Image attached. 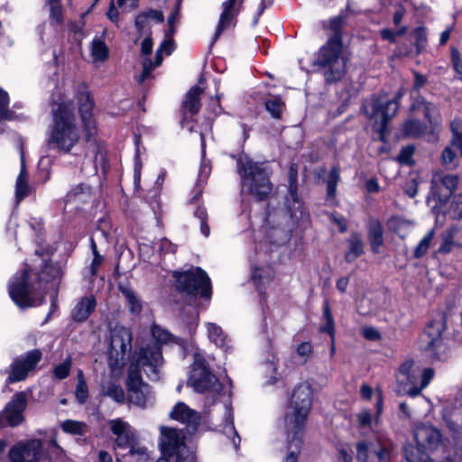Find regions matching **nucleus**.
Segmentation results:
<instances>
[{"label": "nucleus", "mask_w": 462, "mask_h": 462, "mask_svg": "<svg viewBox=\"0 0 462 462\" xmlns=\"http://www.w3.org/2000/svg\"><path fill=\"white\" fill-rule=\"evenodd\" d=\"M133 335L129 328L116 326L110 331L108 364L113 371L123 367L132 350Z\"/></svg>", "instance_id": "12"}, {"label": "nucleus", "mask_w": 462, "mask_h": 462, "mask_svg": "<svg viewBox=\"0 0 462 462\" xmlns=\"http://www.w3.org/2000/svg\"><path fill=\"white\" fill-rule=\"evenodd\" d=\"M433 236H434V230L431 229L420 241V243L418 244V245L415 247V250H414L413 254H414L415 258L419 259V258L422 257L424 254H426V253L428 252V250L430 246Z\"/></svg>", "instance_id": "41"}, {"label": "nucleus", "mask_w": 462, "mask_h": 462, "mask_svg": "<svg viewBox=\"0 0 462 462\" xmlns=\"http://www.w3.org/2000/svg\"><path fill=\"white\" fill-rule=\"evenodd\" d=\"M51 116L47 145L50 149L68 153L80 139L73 104L70 101L53 103Z\"/></svg>", "instance_id": "4"}, {"label": "nucleus", "mask_w": 462, "mask_h": 462, "mask_svg": "<svg viewBox=\"0 0 462 462\" xmlns=\"http://www.w3.org/2000/svg\"><path fill=\"white\" fill-rule=\"evenodd\" d=\"M402 131L404 136L419 138L428 134L429 127L419 119H408L402 124Z\"/></svg>", "instance_id": "30"}, {"label": "nucleus", "mask_w": 462, "mask_h": 462, "mask_svg": "<svg viewBox=\"0 0 462 462\" xmlns=\"http://www.w3.org/2000/svg\"><path fill=\"white\" fill-rule=\"evenodd\" d=\"M188 385L197 393L210 395L208 397L210 404L217 402L223 389V384L210 371L204 356L199 352L193 355V364L189 375Z\"/></svg>", "instance_id": "8"}, {"label": "nucleus", "mask_w": 462, "mask_h": 462, "mask_svg": "<svg viewBox=\"0 0 462 462\" xmlns=\"http://www.w3.org/2000/svg\"><path fill=\"white\" fill-rule=\"evenodd\" d=\"M446 329L445 319H434L425 328L420 337V350L431 361H447L450 356L442 334Z\"/></svg>", "instance_id": "9"}, {"label": "nucleus", "mask_w": 462, "mask_h": 462, "mask_svg": "<svg viewBox=\"0 0 462 462\" xmlns=\"http://www.w3.org/2000/svg\"><path fill=\"white\" fill-rule=\"evenodd\" d=\"M108 425L115 436V445L120 448H126L136 440L135 430L122 419L110 420Z\"/></svg>", "instance_id": "20"}, {"label": "nucleus", "mask_w": 462, "mask_h": 462, "mask_svg": "<svg viewBox=\"0 0 462 462\" xmlns=\"http://www.w3.org/2000/svg\"><path fill=\"white\" fill-rule=\"evenodd\" d=\"M119 291L125 297L129 310L133 314H139L142 311L143 305L135 291L132 288L123 285H119Z\"/></svg>", "instance_id": "34"}, {"label": "nucleus", "mask_w": 462, "mask_h": 462, "mask_svg": "<svg viewBox=\"0 0 462 462\" xmlns=\"http://www.w3.org/2000/svg\"><path fill=\"white\" fill-rule=\"evenodd\" d=\"M56 273V268L48 263H44L41 272L24 269L16 273L8 284L11 299L22 309L41 305L45 297L46 284Z\"/></svg>", "instance_id": "3"}, {"label": "nucleus", "mask_w": 462, "mask_h": 462, "mask_svg": "<svg viewBox=\"0 0 462 462\" xmlns=\"http://www.w3.org/2000/svg\"><path fill=\"white\" fill-rule=\"evenodd\" d=\"M97 302L93 297L82 298L71 311L72 319L77 322H83L88 319L94 311Z\"/></svg>", "instance_id": "26"}, {"label": "nucleus", "mask_w": 462, "mask_h": 462, "mask_svg": "<svg viewBox=\"0 0 462 462\" xmlns=\"http://www.w3.org/2000/svg\"><path fill=\"white\" fill-rule=\"evenodd\" d=\"M457 183V175L436 171L431 179V194L438 199L439 203H446L455 192Z\"/></svg>", "instance_id": "17"}, {"label": "nucleus", "mask_w": 462, "mask_h": 462, "mask_svg": "<svg viewBox=\"0 0 462 462\" xmlns=\"http://www.w3.org/2000/svg\"><path fill=\"white\" fill-rule=\"evenodd\" d=\"M102 394L107 396L116 402H123L125 400V392L123 388L112 382H108L102 385Z\"/></svg>", "instance_id": "36"}, {"label": "nucleus", "mask_w": 462, "mask_h": 462, "mask_svg": "<svg viewBox=\"0 0 462 462\" xmlns=\"http://www.w3.org/2000/svg\"><path fill=\"white\" fill-rule=\"evenodd\" d=\"M169 417L171 420L185 424L189 433H194L197 430L201 420L199 413L189 408L183 402H178L173 406L169 413Z\"/></svg>", "instance_id": "19"}, {"label": "nucleus", "mask_w": 462, "mask_h": 462, "mask_svg": "<svg viewBox=\"0 0 462 462\" xmlns=\"http://www.w3.org/2000/svg\"><path fill=\"white\" fill-rule=\"evenodd\" d=\"M128 447H130V454L132 456H136L138 461H144L148 459V452L145 447L136 445L135 441Z\"/></svg>", "instance_id": "56"}, {"label": "nucleus", "mask_w": 462, "mask_h": 462, "mask_svg": "<svg viewBox=\"0 0 462 462\" xmlns=\"http://www.w3.org/2000/svg\"><path fill=\"white\" fill-rule=\"evenodd\" d=\"M159 448L162 455L171 457L174 462H193V457L185 444L183 430L171 427H160Z\"/></svg>", "instance_id": "11"}, {"label": "nucleus", "mask_w": 462, "mask_h": 462, "mask_svg": "<svg viewBox=\"0 0 462 462\" xmlns=\"http://www.w3.org/2000/svg\"><path fill=\"white\" fill-rule=\"evenodd\" d=\"M177 246L173 245L170 240L167 238H162L160 241L159 244V251L161 254H174L176 252Z\"/></svg>", "instance_id": "60"}, {"label": "nucleus", "mask_w": 462, "mask_h": 462, "mask_svg": "<svg viewBox=\"0 0 462 462\" xmlns=\"http://www.w3.org/2000/svg\"><path fill=\"white\" fill-rule=\"evenodd\" d=\"M441 163L451 169L455 166L456 153L451 147H446L441 154Z\"/></svg>", "instance_id": "54"}, {"label": "nucleus", "mask_w": 462, "mask_h": 462, "mask_svg": "<svg viewBox=\"0 0 462 462\" xmlns=\"http://www.w3.org/2000/svg\"><path fill=\"white\" fill-rule=\"evenodd\" d=\"M236 0H226L222 4V13L213 37V43L218 39L222 32L227 29L233 19L237 15L239 9L236 7Z\"/></svg>", "instance_id": "23"}, {"label": "nucleus", "mask_w": 462, "mask_h": 462, "mask_svg": "<svg viewBox=\"0 0 462 462\" xmlns=\"http://www.w3.org/2000/svg\"><path fill=\"white\" fill-rule=\"evenodd\" d=\"M367 238L373 253L380 254L383 245V228L379 220L370 218L366 223Z\"/></svg>", "instance_id": "25"}, {"label": "nucleus", "mask_w": 462, "mask_h": 462, "mask_svg": "<svg viewBox=\"0 0 462 462\" xmlns=\"http://www.w3.org/2000/svg\"><path fill=\"white\" fill-rule=\"evenodd\" d=\"M202 88L199 86H193L186 94L185 99L182 102L183 120L192 117L199 113L201 104L199 97L202 93Z\"/></svg>", "instance_id": "24"}, {"label": "nucleus", "mask_w": 462, "mask_h": 462, "mask_svg": "<svg viewBox=\"0 0 462 462\" xmlns=\"http://www.w3.org/2000/svg\"><path fill=\"white\" fill-rule=\"evenodd\" d=\"M173 277L178 291L190 296L209 297L211 295L210 279L199 267H191L187 271H175Z\"/></svg>", "instance_id": "10"}, {"label": "nucleus", "mask_w": 462, "mask_h": 462, "mask_svg": "<svg viewBox=\"0 0 462 462\" xmlns=\"http://www.w3.org/2000/svg\"><path fill=\"white\" fill-rule=\"evenodd\" d=\"M356 417H357L359 426L365 427V426L370 425L371 420H372V415L368 410H363L356 415Z\"/></svg>", "instance_id": "64"}, {"label": "nucleus", "mask_w": 462, "mask_h": 462, "mask_svg": "<svg viewBox=\"0 0 462 462\" xmlns=\"http://www.w3.org/2000/svg\"><path fill=\"white\" fill-rule=\"evenodd\" d=\"M43 454L42 442L33 439L17 442L8 453L10 462H40Z\"/></svg>", "instance_id": "15"}, {"label": "nucleus", "mask_w": 462, "mask_h": 462, "mask_svg": "<svg viewBox=\"0 0 462 462\" xmlns=\"http://www.w3.org/2000/svg\"><path fill=\"white\" fill-rule=\"evenodd\" d=\"M273 273L270 268H255L252 273V280L257 287L271 281Z\"/></svg>", "instance_id": "42"}, {"label": "nucleus", "mask_w": 462, "mask_h": 462, "mask_svg": "<svg viewBox=\"0 0 462 462\" xmlns=\"http://www.w3.org/2000/svg\"><path fill=\"white\" fill-rule=\"evenodd\" d=\"M27 407V396L24 392L15 393L0 412V429L8 425L16 427L24 420L23 411Z\"/></svg>", "instance_id": "14"}, {"label": "nucleus", "mask_w": 462, "mask_h": 462, "mask_svg": "<svg viewBox=\"0 0 462 462\" xmlns=\"http://www.w3.org/2000/svg\"><path fill=\"white\" fill-rule=\"evenodd\" d=\"M91 54L95 60L104 61L108 57V48L100 39H94L91 44Z\"/></svg>", "instance_id": "38"}, {"label": "nucleus", "mask_w": 462, "mask_h": 462, "mask_svg": "<svg viewBox=\"0 0 462 462\" xmlns=\"http://www.w3.org/2000/svg\"><path fill=\"white\" fill-rule=\"evenodd\" d=\"M419 375L420 370L415 363L408 360L400 366L397 381L404 384H415Z\"/></svg>", "instance_id": "28"}, {"label": "nucleus", "mask_w": 462, "mask_h": 462, "mask_svg": "<svg viewBox=\"0 0 462 462\" xmlns=\"http://www.w3.org/2000/svg\"><path fill=\"white\" fill-rule=\"evenodd\" d=\"M194 217L199 220L201 234L208 237L210 234V228L208 225V213L206 208L199 207L194 212Z\"/></svg>", "instance_id": "46"}, {"label": "nucleus", "mask_w": 462, "mask_h": 462, "mask_svg": "<svg viewBox=\"0 0 462 462\" xmlns=\"http://www.w3.org/2000/svg\"><path fill=\"white\" fill-rule=\"evenodd\" d=\"M417 53H420L427 46V32L425 28L418 27L413 31Z\"/></svg>", "instance_id": "49"}, {"label": "nucleus", "mask_w": 462, "mask_h": 462, "mask_svg": "<svg viewBox=\"0 0 462 462\" xmlns=\"http://www.w3.org/2000/svg\"><path fill=\"white\" fill-rule=\"evenodd\" d=\"M413 152L414 148L412 146L403 147L398 155L399 162L402 164H411Z\"/></svg>", "instance_id": "58"}, {"label": "nucleus", "mask_w": 462, "mask_h": 462, "mask_svg": "<svg viewBox=\"0 0 462 462\" xmlns=\"http://www.w3.org/2000/svg\"><path fill=\"white\" fill-rule=\"evenodd\" d=\"M289 194L294 202L299 203L297 197V166L291 164L289 172Z\"/></svg>", "instance_id": "48"}, {"label": "nucleus", "mask_w": 462, "mask_h": 462, "mask_svg": "<svg viewBox=\"0 0 462 462\" xmlns=\"http://www.w3.org/2000/svg\"><path fill=\"white\" fill-rule=\"evenodd\" d=\"M348 251L345 254V260L352 263L364 253V242L362 236L358 233H352L346 240Z\"/></svg>", "instance_id": "29"}, {"label": "nucleus", "mask_w": 462, "mask_h": 462, "mask_svg": "<svg viewBox=\"0 0 462 462\" xmlns=\"http://www.w3.org/2000/svg\"><path fill=\"white\" fill-rule=\"evenodd\" d=\"M50 5V17L56 22L57 24L62 23V9L60 3H56Z\"/></svg>", "instance_id": "59"}, {"label": "nucleus", "mask_w": 462, "mask_h": 462, "mask_svg": "<svg viewBox=\"0 0 462 462\" xmlns=\"http://www.w3.org/2000/svg\"><path fill=\"white\" fill-rule=\"evenodd\" d=\"M339 180V171L337 167H333L328 176L327 193L328 197L334 198L336 196L337 185Z\"/></svg>", "instance_id": "43"}, {"label": "nucleus", "mask_w": 462, "mask_h": 462, "mask_svg": "<svg viewBox=\"0 0 462 462\" xmlns=\"http://www.w3.org/2000/svg\"><path fill=\"white\" fill-rule=\"evenodd\" d=\"M347 19V14L340 12L337 15L323 22V27L328 28L334 35L331 38H338L339 42H342L341 30L345 26Z\"/></svg>", "instance_id": "31"}, {"label": "nucleus", "mask_w": 462, "mask_h": 462, "mask_svg": "<svg viewBox=\"0 0 462 462\" xmlns=\"http://www.w3.org/2000/svg\"><path fill=\"white\" fill-rule=\"evenodd\" d=\"M135 26L140 32H144L149 26V18L144 13L140 14L135 18Z\"/></svg>", "instance_id": "63"}, {"label": "nucleus", "mask_w": 462, "mask_h": 462, "mask_svg": "<svg viewBox=\"0 0 462 462\" xmlns=\"http://www.w3.org/2000/svg\"><path fill=\"white\" fill-rule=\"evenodd\" d=\"M163 362L162 354L157 346L135 351L128 368L127 390L130 403L142 409L152 406L154 395L151 386L142 379L141 372L152 381L160 379V367Z\"/></svg>", "instance_id": "1"}, {"label": "nucleus", "mask_w": 462, "mask_h": 462, "mask_svg": "<svg viewBox=\"0 0 462 462\" xmlns=\"http://www.w3.org/2000/svg\"><path fill=\"white\" fill-rule=\"evenodd\" d=\"M224 433L232 439L236 449L238 448L241 439L234 426V416L231 408L226 409V417L223 424Z\"/></svg>", "instance_id": "32"}, {"label": "nucleus", "mask_w": 462, "mask_h": 462, "mask_svg": "<svg viewBox=\"0 0 462 462\" xmlns=\"http://www.w3.org/2000/svg\"><path fill=\"white\" fill-rule=\"evenodd\" d=\"M322 317L323 319L325 320V324L320 327V331L327 332L329 335L333 336L335 332L334 319L328 304V300L324 301Z\"/></svg>", "instance_id": "39"}, {"label": "nucleus", "mask_w": 462, "mask_h": 462, "mask_svg": "<svg viewBox=\"0 0 462 462\" xmlns=\"http://www.w3.org/2000/svg\"><path fill=\"white\" fill-rule=\"evenodd\" d=\"M71 369V361L69 358L66 359L60 365L54 367L53 373L56 378L62 380L65 379Z\"/></svg>", "instance_id": "51"}, {"label": "nucleus", "mask_w": 462, "mask_h": 462, "mask_svg": "<svg viewBox=\"0 0 462 462\" xmlns=\"http://www.w3.org/2000/svg\"><path fill=\"white\" fill-rule=\"evenodd\" d=\"M42 356L39 349H33L26 353L24 356L16 358L10 366V373L6 379L7 383L20 382L26 378L28 373L41 361Z\"/></svg>", "instance_id": "16"}, {"label": "nucleus", "mask_w": 462, "mask_h": 462, "mask_svg": "<svg viewBox=\"0 0 462 462\" xmlns=\"http://www.w3.org/2000/svg\"><path fill=\"white\" fill-rule=\"evenodd\" d=\"M79 112L80 114L85 137L88 142L96 135V121L93 118L92 109L94 101L87 91L80 92L78 96Z\"/></svg>", "instance_id": "18"}, {"label": "nucleus", "mask_w": 462, "mask_h": 462, "mask_svg": "<svg viewBox=\"0 0 462 462\" xmlns=\"http://www.w3.org/2000/svg\"><path fill=\"white\" fill-rule=\"evenodd\" d=\"M207 333L208 339L214 343L217 347L227 351L230 346V339L225 334L220 326L216 323L208 322L206 324Z\"/></svg>", "instance_id": "27"}, {"label": "nucleus", "mask_w": 462, "mask_h": 462, "mask_svg": "<svg viewBox=\"0 0 462 462\" xmlns=\"http://www.w3.org/2000/svg\"><path fill=\"white\" fill-rule=\"evenodd\" d=\"M266 110L275 119H280L284 108V103L279 97H273L264 103Z\"/></svg>", "instance_id": "37"}, {"label": "nucleus", "mask_w": 462, "mask_h": 462, "mask_svg": "<svg viewBox=\"0 0 462 462\" xmlns=\"http://www.w3.org/2000/svg\"><path fill=\"white\" fill-rule=\"evenodd\" d=\"M315 64L322 71L326 83L340 80L346 72V59L343 55L342 42L329 38L319 51Z\"/></svg>", "instance_id": "7"}, {"label": "nucleus", "mask_w": 462, "mask_h": 462, "mask_svg": "<svg viewBox=\"0 0 462 462\" xmlns=\"http://www.w3.org/2000/svg\"><path fill=\"white\" fill-rule=\"evenodd\" d=\"M237 171L241 177L243 189L258 200H264L273 190L270 181L271 171L263 163L255 162L248 157L237 160Z\"/></svg>", "instance_id": "6"}, {"label": "nucleus", "mask_w": 462, "mask_h": 462, "mask_svg": "<svg viewBox=\"0 0 462 462\" xmlns=\"http://www.w3.org/2000/svg\"><path fill=\"white\" fill-rule=\"evenodd\" d=\"M434 374L435 372L432 368H425L421 372L420 371L421 388H426L430 384Z\"/></svg>", "instance_id": "61"}, {"label": "nucleus", "mask_w": 462, "mask_h": 462, "mask_svg": "<svg viewBox=\"0 0 462 462\" xmlns=\"http://www.w3.org/2000/svg\"><path fill=\"white\" fill-rule=\"evenodd\" d=\"M61 428L63 431L67 433L83 435L86 431L87 426L79 421L67 420L62 423Z\"/></svg>", "instance_id": "44"}, {"label": "nucleus", "mask_w": 462, "mask_h": 462, "mask_svg": "<svg viewBox=\"0 0 462 462\" xmlns=\"http://www.w3.org/2000/svg\"><path fill=\"white\" fill-rule=\"evenodd\" d=\"M12 112L9 111V97L7 92L0 88V121L10 120Z\"/></svg>", "instance_id": "47"}, {"label": "nucleus", "mask_w": 462, "mask_h": 462, "mask_svg": "<svg viewBox=\"0 0 462 462\" xmlns=\"http://www.w3.org/2000/svg\"><path fill=\"white\" fill-rule=\"evenodd\" d=\"M205 156V144L202 141V161L199 171V181H205L210 174L211 166L209 161L204 159Z\"/></svg>", "instance_id": "52"}, {"label": "nucleus", "mask_w": 462, "mask_h": 462, "mask_svg": "<svg viewBox=\"0 0 462 462\" xmlns=\"http://www.w3.org/2000/svg\"><path fill=\"white\" fill-rule=\"evenodd\" d=\"M155 68L154 62H152L151 59L146 58L143 62V71L138 79L139 83H143Z\"/></svg>", "instance_id": "57"}, {"label": "nucleus", "mask_w": 462, "mask_h": 462, "mask_svg": "<svg viewBox=\"0 0 462 462\" xmlns=\"http://www.w3.org/2000/svg\"><path fill=\"white\" fill-rule=\"evenodd\" d=\"M90 194V187L84 184L79 183L75 187H72L66 195V201H70L74 199H80L82 197L88 196Z\"/></svg>", "instance_id": "45"}, {"label": "nucleus", "mask_w": 462, "mask_h": 462, "mask_svg": "<svg viewBox=\"0 0 462 462\" xmlns=\"http://www.w3.org/2000/svg\"><path fill=\"white\" fill-rule=\"evenodd\" d=\"M451 60L456 71L462 75V56L456 48L451 49Z\"/></svg>", "instance_id": "62"}, {"label": "nucleus", "mask_w": 462, "mask_h": 462, "mask_svg": "<svg viewBox=\"0 0 462 462\" xmlns=\"http://www.w3.org/2000/svg\"><path fill=\"white\" fill-rule=\"evenodd\" d=\"M404 457L407 462H429L430 457L422 447L409 444L403 448Z\"/></svg>", "instance_id": "33"}, {"label": "nucleus", "mask_w": 462, "mask_h": 462, "mask_svg": "<svg viewBox=\"0 0 462 462\" xmlns=\"http://www.w3.org/2000/svg\"><path fill=\"white\" fill-rule=\"evenodd\" d=\"M414 439L419 446L428 450H435L442 444L439 430L430 425L418 426L414 431Z\"/></svg>", "instance_id": "21"}, {"label": "nucleus", "mask_w": 462, "mask_h": 462, "mask_svg": "<svg viewBox=\"0 0 462 462\" xmlns=\"http://www.w3.org/2000/svg\"><path fill=\"white\" fill-rule=\"evenodd\" d=\"M391 452V444L379 439L363 440L356 444L358 462H389Z\"/></svg>", "instance_id": "13"}, {"label": "nucleus", "mask_w": 462, "mask_h": 462, "mask_svg": "<svg viewBox=\"0 0 462 462\" xmlns=\"http://www.w3.org/2000/svg\"><path fill=\"white\" fill-rule=\"evenodd\" d=\"M312 403V390L309 383L297 385L291 394L284 416L289 454L283 462H298L302 444V432Z\"/></svg>", "instance_id": "2"}, {"label": "nucleus", "mask_w": 462, "mask_h": 462, "mask_svg": "<svg viewBox=\"0 0 462 462\" xmlns=\"http://www.w3.org/2000/svg\"><path fill=\"white\" fill-rule=\"evenodd\" d=\"M152 335L156 342L148 344L144 348H147L151 346H157L159 349H161L158 343H168L171 341L176 343L178 342V338L171 335L168 330L163 329L162 328L156 325L152 328ZM160 351L162 352V350Z\"/></svg>", "instance_id": "35"}, {"label": "nucleus", "mask_w": 462, "mask_h": 462, "mask_svg": "<svg viewBox=\"0 0 462 462\" xmlns=\"http://www.w3.org/2000/svg\"><path fill=\"white\" fill-rule=\"evenodd\" d=\"M403 97V92L399 90L393 97L386 92L373 95L363 104L365 115L374 121L373 129L374 137L381 142H385L387 125L399 109V102Z\"/></svg>", "instance_id": "5"}, {"label": "nucleus", "mask_w": 462, "mask_h": 462, "mask_svg": "<svg viewBox=\"0 0 462 462\" xmlns=\"http://www.w3.org/2000/svg\"><path fill=\"white\" fill-rule=\"evenodd\" d=\"M297 355L302 359L303 363H306L311 354H312V346L310 342H302L296 348Z\"/></svg>", "instance_id": "55"}, {"label": "nucleus", "mask_w": 462, "mask_h": 462, "mask_svg": "<svg viewBox=\"0 0 462 462\" xmlns=\"http://www.w3.org/2000/svg\"><path fill=\"white\" fill-rule=\"evenodd\" d=\"M411 110L412 112H422L425 119L432 129L439 127L441 124V116L437 106L425 99L422 96L414 98Z\"/></svg>", "instance_id": "22"}, {"label": "nucleus", "mask_w": 462, "mask_h": 462, "mask_svg": "<svg viewBox=\"0 0 462 462\" xmlns=\"http://www.w3.org/2000/svg\"><path fill=\"white\" fill-rule=\"evenodd\" d=\"M75 397L80 404L85 403L88 398V389L82 371H79L78 374V383L75 390Z\"/></svg>", "instance_id": "40"}, {"label": "nucleus", "mask_w": 462, "mask_h": 462, "mask_svg": "<svg viewBox=\"0 0 462 462\" xmlns=\"http://www.w3.org/2000/svg\"><path fill=\"white\" fill-rule=\"evenodd\" d=\"M31 188L28 180H16L15 182V199L17 203L21 202L30 194Z\"/></svg>", "instance_id": "50"}, {"label": "nucleus", "mask_w": 462, "mask_h": 462, "mask_svg": "<svg viewBox=\"0 0 462 462\" xmlns=\"http://www.w3.org/2000/svg\"><path fill=\"white\" fill-rule=\"evenodd\" d=\"M447 424L453 432V439L457 448L462 451V426H459L451 420H448Z\"/></svg>", "instance_id": "53"}]
</instances>
